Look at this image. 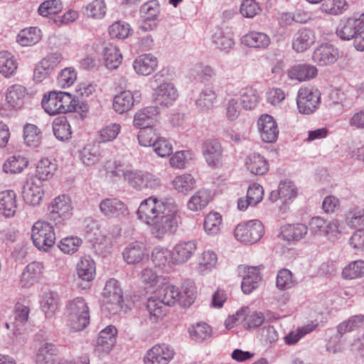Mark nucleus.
I'll list each match as a JSON object with an SVG mask.
<instances>
[{
	"mask_svg": "<svg viewBox=\"0 0 364 364\" xmlns=\"http://www.w3.org/2000/svg\"><path fill=\"white\" fill-rule=\"evenodd\" d=\"M316 41L314 32L311 29L303 28L299 30L292 39V48L296 53H303L307 50Z\"/></svg>",
	"mask_w": 364,
	"mask_h": 364,
	"instance_id": "obj_17",
	"label": "nucleus"
},
{
	"mask_svg": "<svg viewBox=\"0 0 364 364\" xmlns=\"http://www.w3.org/2000/svg\"><path fill=\"white\" fill-rule=\"evenodd\" d=\"M68 325L73 331H80L90 323V310L82 297H76L66 305Z\"/></svg>",
	"mask_w": 364,
	"mask_h": 364,
	"instance_id": "obj_1",
	"label": "nucleus"
},
{
	"mask_svg": "<svg viewBox=\"0 0 364 364\" xmlns=\"http://www.w3.org/2000/svg\"><path fill=\"white\" fill-rule=\"evenodd\" d=\"M22 196L24 201L30 205H38L44 196L42 182L38 178H31L23 186Z\"/></svg>",
	"mask_w": 364,
	"mask_h": 364,
	"instance_id": "obj_11",
	"label": "nucleus"
},
{
	"mask_svg": "<svg viewBox=\"0 0 364 364\" xmlns=\"http://www.w3.org/2000/svg\"><path fill=\"white\" fill-rule=\"evenodd\" d=\"M71 199L67 195L63 194L55 197L48 207V219L56 226L65 225L73 215Z\"/></svg>",
	"mask_w": 364,
	"mask_h": 364,
	"instance_id": "obj_3",
	"label": "nucleus"
},
{
	"mask_svg": "<svg viewBox=\"0 0 364 364\" xmlns=\"http://www.w3.org/2000/svg\"><path fill=\"white\" fill-rule=\"evenodd\" d=\"M210 200V193L206 189H200L195 193L187 203L188 208L191 211L203 210Z\"/></svg>",
	"mask_w": 364,
	"mask_h": 364,
	"instance_id": "obj_37",
	"label": "nucleus"
},
{
	"mask_svg": "<svg viewBox=\"0 0 364 364\" xmlns=\"http://www.w3.org/2000/svg\"><path fill=\"white\" fill-rule=\"evenodd\" d=\"M318 75L317 68L309 64H298L291 66L287 71V75L291 80L299 82L310 80Z\"/></svg>",
	"mask_w": 364,
	"mask_h": 364,
	"instance_id": "obj_18",
	"label": "nucleus"
},
{
	"mask_svg": "<svg viewBox=\"0 0 364 364\" xmlns=\"http://www.w3.org/2000/svg\"><path fill=\"white\" fill-rule=\"evenodd\" d=\"M346 7V0H323L320 9L323 13L336 16L343 14Z\"/></svg>",
	"mask_w": 364,
	"mask_h": 364,
	"instance_id": "obj_52",
	"label": "nucleus"
},
{
	"mask_svg": "<svg viewBox=\"0 0 364 364\" xmlns=\"http://www.w3.org/2000/svg\"><path fill=\"white\" fill-rule=\"evenodd\" d=\"M23 138L27 146L38 147L41 143V132L36 125L27 124L24 126Z\"/></svg>",
	"mask_w": 364,
	"mask_h": 364,
	"instance_id": "obj_48",
	"label": "nucleus"
},
{
	"mask_svg": "<svg viewBox=\"0 0 364 364\" xmlns=\"http://www.w3.org/2000/svg\"><path fill=\"white\" fill-rule=\"evenodd\" d=\"M31 239L38 250L46 251L55 244L56 238L53 226L48 222L38 220L32 227Z\"/></svg>",
	"mask_w": 364,
	"mask_h": 364,
	"instance_id": "obj_4",
	"label": "nucleus"
},
{
	"mask_svg": "<svg viewBox=\"0 0 364 364\" xmlns=\"http://www.w3.org/2000/svg\"><path fill=\"white\" fill-rule=\"evenodd\" d=\"M134 102L133 93L129 90H124L114 96L112 107L116 112L123 114L133 107Z\"/></svg>",
	"mask_w": 364,
	"mask_h": 364,
	"instance_id": "obj_29",
	"label": "nucleus"
},
{
	"mask_svg": "<svg viewBox=\"0 0 364 364\" xmlns=\"http://www.w3.org/2000/svg\"><path fill=\"white\" fill-rule=\"evenodd\" d=\"M157 65V58L150 53L139 55L133 63L135 72L141 75L151 74L156 69Z\"/></svg>",
	"mask_w": 364,
	"mask_h": 364,
	"instance_id": "obj_20",
	"label": "nucleus"
},
{
	"mask_svg": "<svg viewBox=\"0 0 364 364\" xmlns=\"http://www.w3.org/2000/svg\"><path fill=\"white\" fill-rule=\"evenodd\" d=\"M173 350L166 344L154 346L144 358V364H168L173 358Z\"/></svg>",
	"mask_w": 364,
	"mask_h": 364,
	"instance_id": "obj_8",
	"label": "nucleus"
},
{
	"mask_svg": "<svg viewBox=\"0 0 364 364\" xmlns=\"http://www.w3.org/2000/svg\"><path fill=\"white\" fill-rule=\"evenodd\" d=\"M58 295L56 292L48 291L44 293L41 306L47 318L52 317L58 309Z\"/></svg>",
	"mask_w": 364,
	"mask_h": 364,
	"instance_id": "obj_44",
	"label": "nucleus"
},
{
	"mask_svg": "<svg viewBox=\"0 0 364 364\" xmlns=\"http://www.w3.org/2000/svg\"><path fill=\"white\" fill-rule=\"evenodd\" d=\"M222 226V216L220 213L214 212L207 215L203 223L205 232L209 235H215L219 233Z\"/></svg>",
	"mask_w": 364,
	"mask_h": 364,
	"instance_id": "obj_49",
	"label": "nucleus"
},
{
	"mask_svg": "<svg viewBox=\"0 0 364 364\" xmlns=\"http://www.w3.org/2000/svg\"><path fill=\"white\" fill-rule=\"evenodd\" d=\"M41 38V31L38 27H30L21 30L16 36V41L22 46H31Z\"/></svg>",
	"mask_w": 364,
	"mask_h": 364,
	"instance_id": "obj_31",
	"label": "nucleus"
},
{
	"mask_svg": "<svg viewBox=\"0 0 364 364\" xmlns=\"http://www.w3.org/2000/svg\"><path fill=\"white\" fill-rule=\"evenodd\" d=\"M53 131L55 136L60 141L70 139L72 134L70 124L65 117L55 119L53 124Z\"/></svg>",
	"mask_w": 364,
	"mask_h": 364,
	"instance_id": "obj_47",
	"label": "nucleus"
},
{
	"mask_svg": "<svg viewBox=\"0 0 364 364\" xmlns=\"http://www.w3.org/2000/svg\"><path fill=\"white\" fill-rule=\"evenodd\" d=\"M211 328L206 323H198L189 328V333L192 339L202 341L211 335Z\"/></svg>",
	"mask_w": 364,
	"mask_h": 364,
	"instance_id": "obj_55",
	"label": "nucleus"
},
{
	"mask_svg": "<svg viewBox=\"0 0 364 364\" xmlns=\"http://www.w3.org/2000/svg\"><path fill=\"white\" fill-rule=\"evenodd\" d=\"M296 284L292 278L291 272L287 269H283L278 272L276 285L279 289H287L293 287Z\"/></svg>",
	"mask_w": 364,
	"mask_h": 364,
	"instance_id": "obj_62",
	"label": "nucleus"
},
{
	"mask_svg": "<svg viewBox=\"0 0 364 364\" xmlns=\"http://www.w3.org/2000/svg\"><path fill=\"white\" fill-rule=\"evenodd\" d=\"M203 155L210 167L215 168L222 164L223 149L216 139H208L202 145Z\"/></svg>",
	"mask_w": 364,
	"mask_h": 364,
	"instance_id": "obj_10",
	"label": "nucleus"
},
{
	"mask_svg": "<svg viewBox=\"0 0 364 364\" xmlns=\"http://www.w3.org/2000/svg\"><path fill=\"white\" fill-rule=\"evenodd\" d=\"M217 256L212 251H205L198 259L199 271L205 274L213 268L217 263Z\"/></svg>",
	"mask_w": 364,
	"mask_h": 364,
	"instance_id": "obj_57",
	"label": "nucleus"
},
{
	"mask_svg": "<svg viewBox=\"0 0 364 364\" xmlns=\"http://www.w3.org/2000/svg\"><path fill=\"white\" fill-rule=\"evenodd\" d=\"M60 105L59 92L56 91L50 92L42 100V107L50 115L60 114Z\"/></svg>",
	"mask_w": 364,
	"mask_h": 364,
	"instance_id": "obj_50",
	"label": "nucleus"
},
{
	"mask_svg": "<svg viewBox=\"0 0 364 364\" xmlns=\"http://www.w3.org/2000/svg\"><path fill=\"white\" fill-rule=\"evenodd\" d=\"M159 113L157 107H146L139 110L134 117L133 125L139 129L152 127L153 117Z\"/></svg>",
	"mask_w": 364,
	"mask_h": 364,
	"instance_id": "obj_26",
	"label": "nucleus"
},
{
	"mask_svg": "<svg viewBox=\"0 0 364 364\" xmlns=\"http://www.w3.org/2000/svg\"><path fill=\"white\" fill-rule=\"evenodd\" d=\"M18 205L17 195L13 190H5L0 192V214L6 218L16 215Z\"/></svg>",
	"mask_w": 364,
	"mask_h": 364,
	"instance_id": "obj_15",
	"label": "nucleus"
},
{
	"mask_svg": "<svg viewBox=\"0 0 364 364\" xmlns=\"http://www.w3.org/2000/svg\"><path fill=\"white\" fill-rule=\"evenodd\" d=\"M103 294L107 304L120 306L123 301L122 289L114 279H110L107 282Z\"/></svg>",
	"mask_w": 364,
	"mask_h": 364,
	"instance_id": "obj_25",
	"label": "nucleus"
},
{
	"mask_svg": "<svg viewBox=\"0 0 364 364\" xmlns=\"http://www.w3.org/2000/svg\"><path fill=\"white\" fill-rule=\"evenodd\" d=\"M122 255L124 261L129 264L139 263L145 255L144 247L139 242H133L125 247Z\"/></svg>",
	"mask_w": 364,
	"mask_h": 364,
	"instance_id": "obj_33",
	"label": "nucleus"
},
{
	"mask_svg": "<svg viewBox=\"0 0 364 364\" xmlns=\"http://www.w3.org/2000/svg\"><path fill=\"white\" fill-rule=\"evenodd\" d=\"M264 234V226L259 220H250L239 224L235 229V236L237 240L245 243H255L260 240Z\"/></svg>",
	"mask_w": 364,
	"mask_h": 364,
	"instance_id": "obj_6",
	"label": "nucleus"
},
{
	"mask_svg": "<svg viewBox=\"0 0 364 364\" xmlns=\"http://www.w3.org/2000/svg\"><path fill=\"white\" fill-rule=\"evenodd\" d=\"M99 208L101 213L108 218H120L128 214L126 204L117 198H108L102 200Z\"/></svg>",
	"mask_w": 364,
	"mask_h": 364,
	"instance_id": "obj_14",
	"label": "nucleus"
},
{
	"mask_svg": "<svg viewBox=\"0 0 364 364\" xmlns=\"http://www.w3.org/2000/svg\"><path fill=\"white\" fill-rule=\"evenodd\" d=\"M80 159L86 166H92L100 159V149L95 144H88L80 151Z\"/></svg>",
	"mask_w": 364,
	"mask_h": 364,
	"instance_id": "obj_51",
	"label": "nucleus"
},
{
	"mask_svg": "<svg viewBox=\"0 0 364 364\" xmlns=\"http://www.w3.org/2000/svg\"><path fill=\"white\" fill-rule=\"evenodd\" d=\"M82 242V240L77 237H67L60 240L58 247L64 253L73 254L77 251Z\"/></svg>",
	"mask_w": 364,
	"mask_h": 364,
	"instance_id": "obj_59",
	"label": "nucleus"
},
{
	"mask_svg": "<svg viewBox=\"0 0 364 364\" xmlns=\"http://www.w3.org/2000/svg\"><path fill=\"white\" fill-rule=\"evenodd\" d=\"M196 250V244L194 241L178 243L171 251L172 255V264H184L192 257Z\"/></svg>",
	"mask_w": 364,
	"mask_h": 364,
	"instance_id": "obj_16",
	"label": "nucleus"
},
{
	"mask_svg": "<svg viewBox=\"0 0 364 364\" xmlns=\"http://www.w3.org/2000/svg\"><path fill=\"white\" fill-rule=\"evenodd\" d=\"M241 42L250 48L265 49L269 46L271 39L265 33L250 31L242 37Z\"/></svg>",
	"mask_w": 364,
	"mask_h": 364,
	"instance_id": "obj_23",
	"label": "nucleus"
},
{
	"mask_svg": "<svg viewBox=\"0 0 364 364\" xmlns=\"http://www.w3.org/2000/svg\"><path fill=\"white\" fill-rule=\"evenodd\" d=\"M77 272L80 278L85 281H91L95 275V264L90 256L81 257L77 264Z\"/></svg>",
	"mask_w": 364,
	"mask_h": 364,
	"instance_id": "obj_34",
	"label": "nucleus"
},
{
	"mask_svg": "<svg viewBox=\"0 0 364 364\" xmlns=\"http://www.w3.org/2000/svg\"><path fill=\"white\" fill-rule=\"evenodd\" d=\"M338 56V50L333 45L326 43L321 45L314 50L312 59L317 65L326 66L336 63Z\"/></svg>",
	"mask_w": 364,
	"mask_h": 364,
	"instance_id": "obj_13",
	"label": "nucleus"
},
{
	"mask_svg": "<svg viewBox=\"0 0 364 364\" xmlns=\"http://www.w3.org/2000/svg\"><path fill=\"white\" fill-rule=\"evenodd\" d=\"M155 153L160 157L168 156L173 151L172 144L165 138L159 137L153 143Z\"/></svg>",
	"mask_w": 364,
	"mask_h": 364,
	"instance_id": "obj_64",
	"label": "nucleus"
},
{
	"mask_svg": "<svg viewBox=\"0 0 364 364\" xmlns=\"http://www.w3.org/2000/svg\"><path fill=\"white\" fill-rule=\"evenodd\" d=\"M212 39L216 48L221 50H229L234 45L232 38L225 35L222 31H217L213 35Z\"/></svg>",
	"mask_w": 364,
	"mask_h": 364,
	"instance_id": "obj_61",
	"label": "nucleus"
},
{
	"mask_svg": "<svg viewBox=\"0 0 364 364\" xmlns=\"http://www.w3.org/2000/svg\"><path fill=\"white\" fill-rule=\"evenodd\" d=\"M238 272L242 277L241 288L245 294H249L259 287L262 275L257 267L240 266Z\"/></svg>",
	"mask_w": 364,
	"mask_h": 364,
	"instance_id": "obj_9",
	"label": "nucleus"
},
{
	"mask_svg": "<svg viewBox=\"0 0 364 364\" xmlns=\"http://www.w3.org/2000/svg\"><path fill=\"white\" fill-rule=\"evenodd\" d=\"M158 297L166 306L173 305L178 299L181 292L178 288L171 284L163 286L158 291Z\"/></svg>",
	"mask_w": 364,
	"mask_h": 364,
	"instance_id": "obj_46",
	"label": "nucleus"
},
{
	"mask_svg": "<svg viewBox=\"0 0 364 364\" xmlns=\"http://www.w3.org/2000/svg\"><path fill=\"white\" fill-rule=\"evenodd\" d=\"M308 230V227L303 223L286 225L281 228L279 236L287 242H298L304 238Z\"/></svg>",
	"mask_w": 364,
	"mask_h": 364,
	"instance_id": "obj_21",
	"label": "nucleus"
},
{
	"mask_svg": "<svg viewBox=\"0 0 364 364\" xmlns=\"http://www.w3.org/2000/svg\"><path fill=\"white\" fill-rule=\"evenodd\" d=\"M56 353L57 349L53 344L45 343L38 348L35 362L36 364H54Z\"/></svg>",
	"mask_w": 364,
	"mask_h": 364,
	"instance_id": "obj_36",
	"label": "nucleus"
},
{
	"mask_svg": "<svg viewBox=\"0 0 364 364\" xmlns=\"http://www.w3.org/2000/svg\"><path fill=\"white\" fill-rule=\"evenodd\" d=\"M173 188L178 193L187 194L196 187V180L191 174L176 176L172 181Z\"/></svg>",
	"mask_w": 364,
	"mask_h": 364,
	"instance_id": "obj_41",
	"label": "nucleus"
},
{
	"mask_svg": "<svg viewBox=\"0 0 364 364\" xmlns=\"http://www.w3.org/2000/svg\"><path fill=\"white\" fill-rule=\"evenodd\" d=\"M178 211V208L176 204L151 224V232L154 237L161 240L176 232L179 220Z\"/></svg>",
	"mask_w": 364,
	"mask_h": 364,
	"instance_id": "obj_2",
	"label": "nucleus"
},
{
	"mask_svg": "<svg viewBox=\"0 0 364 364\" xmlns=\"http://www.w3.org/2000/svg\"><path fill=\"white\" fill-rule=\"evenodd\" d=\"M151 259L154 264L163 267L168 264H172L171 252L162 247H155L151 254Z\"/></svg>",
	"mask_w": 364,
	"mask_h": 364,
	"instance_id": "obj_53",
	"label": "nucleus"
},
{
	"mask_svg": "<svg viewBox=\"0 0 364 364\" xmlns=\"http://www.w3.org/2000/svg\"><path fill=\"white\" fill-rule=\"evenodd\" d=\"M17 69V63L14 55L8 51L0 52V73L5 77H10Z\"/></svg>",
	"mask_w": 364,
	"mask_h": 364,
	"instance_id": "obj_45",
	"label": "nucleus"
},
{
	"mask_svg": "<svg viewBox=\"0 0 364 364\" xmlns=\"http://www.w3.org/2000/svg\"><path fill=\"white\" fill-rule=\"evenodd\" d=\"M343 277L346 279H356L364 276V261L357 260L350 262L344 267L342 272Z\"/></svg>",
	"mask_w": 364,
	"mask_h": 364,
	"instance_id": "obj_54",
	"label": "nucleus"
},
{
	"mask_svg": "<svg viewBox=\"0 0 364 364\" xmlns=\"http://www.w3.org/2000/svg\"><path fill=\"white\" fill-rule=\"evenodd\" d=\"M166 306L158 296H152L148 299L146 309L151 323H157L163 318L166 314Z\"/></svg>",
	"mask_w": 364,
	"mask_h": 364,
	"instance_id": "obj_32",
	"label": "nucleus"
},
{
	"mask_svg": "<svg viewBox=\"0 0 364 364\" xmlns=\"http://www.w3.org/2000/svg\"><path fill=\"white\" fill-rule=\"evenodd\" d=\"M140 13L145 23L152 22L149 24L150 29L156 26V21L160 13L159 4L156 0H151L144 4L141 7Z\"/></svg>",
	"mask_w": 364,
	"mask_h": 364,
	"instance_id": "obj_30",
	"label": "nucleus"
},
{
	"mask_svg": "<svg viewBox=\"0 0 364 364\" xmlns=\"http://www.w3.org/2000/svg\"><path fill=\"white\" fill-rule=\"evenodd\" d=\"M363 316L360 315L352 316L338 326V334L341 336L346 333L350 332L356 328H358L363 323Z\"/></svg>",
	"mask_w": 364,
	"mask_h": 364,
	"instance_id": "obj_58",
	"label": "nucleus"
},
{
	"mask_svg": "<svg viewBox=\"0 0 364 364\" xmlns=\"http://www.w3.org/2000/svg\"><path fill=\"white\" fill-rule=\"evenodd\" d=\"M247 169L253 174L262 175L268 171V164L263 156L257 154L249 155L245 162Z\"/></svg>",
	"mask_w": 364,
	"mask_h": 364,
	"instance_id": "obj_35",
	"label": "nucleus"
},
{
	"mask_svg": "<svg viewBox=\"0 0 364 364\" xmlns=\"http://www.w3.org/2000/svg\"><path fill=\"white\" fill-rule=\"evenodd\" d=\"M26 88L20 85H14L7 89L6 100L9 106L12 109H19L24 104L26 96Z\"/></svg>",
	"mask_w": 364,
	"mask_h": 364,
	"instance_id": "obj_27",
	"label": "nucleus"
},
{
	"mask_svg": "<svg viewBox=\"0 0 364 364\" xmlns=\"http://www.w3.org/2000/svg\"><path fill=\"white\" fill-rule=\"evenodd\" d=\"M278 189L280 194V199L282 200L284 203L294 198L297 195L296 188L291 181H281L278 186Z\"/></svg>",
	"mask_w": 364,
	"mask_h": 364,
	"instance_id": "obj_60",
	"label": "nucleus"
},
{
	"mask_svg": "<svg viewBox=\"0 0 364 364\" xmlns=\"http://www.w3.org/2000/svg\"><path fill=\"white\" fill-rule=\"evenodd\" d=\"M121 130V126L117 123L109 124L99 131V142L105 143L117 138Z\"/></svg>",
	"mask_w": 364,
	"mask_h": 364,
	"instance_id": "obj_56",
	"label": "nucleus"
},
{
	"mask_svg": "<svg viewBox=\"0 0 364 364\" xmlns=\"http://www.w3.org/2000/svg\"><path fill=\"white\" fill-rule=\"evenodd\" d=\"M129 32V25L125 22H114L109 28V33L110 36L114 38H126L128 37Z\"/></svg>",
	"mask_w": 364,
	"mask_h": 364,
	"instance_id": "obj_63",
	"label": "nucleus"
},
{
	"mask_svg": "<svg viewBox=\"0 0 364 364\" xmlns=\"http://www.w3.org/2000/svg\"><path fill=\"white\" fill-rule=\"evenodd\" d=\"M217 95L212 88H205L199 94L196 100V105L200 111L206 112L213 107Z\"/></svg>",
	"mask_w": 364,
	"mask_h": 364,
	"instance_id": "obj_40",
	"label": "nucleus"
},
{
	"mask_svg": "<svg viewBox=\"0 0 364 364\" xmlns=\"http://www.w3.org/2000/svg\"><path fill=\"white\" fill-rule=\"evenodd\" d=\"M153 196L142 200L137 210L138 218L147 225H151L156 218V215H153Z\"/></svg>",
	"mask_w": 364,
	"mask_h": 364,
	"instance_id": "obj_39",
	"label": "nucleus"
},
{
	"mask_svg": "<svg viewBox=\"0 0 364 364\" xmlns=\"http://www.w3.org/2000/svg\"><path fill=\"white\" fill-rule=\"evenodd\" d=\"M102 55L105 65L108 69H116L122 63V55L117 46L112 43L105 45Z\"/></svg>",
	"mask_w": 364,
	"mask_h": 364,
	"instance_id": "obj_28",
	"label": "nucleus"
},
{
	"mask_svg": "<svg viewBox=\"0 0 364 364\" xmlns=\"http://www.w3.org/2000/svg\"><path fill=\"white\" fill-rule=\"evenodd\" d=\"M320 103V93L316 90L309 87H301L299 89L296 104L300 113L310 114L314 112Z\"/></svg>",
	"mask_w": 364,
	"mask_h": 364,
	"instance_id": "obj_7",
	"label": "nucleus"
},
{
	"mask_svg": "<svg viewBox=\"0 0 364 364\" xmlns=\"http://www.w3.org/2000/svg\"><path fill=\"white\" fill-rule=\"evenodd\" d=\"M359 23L355 17L342 19L336 28V33L341 40L350 41L361 29Z\"/></svg>",
	"mask_w": 364,
	"mask_h": 364,
	"instance_id": "obj_22",
	"label": "nucleus"
},
{
	"mask_svg": "<svg viewBox=\"0 0 364 364\" xmlns=\"http://www.w3.org/2000/svg\"><path fill=\"white\" fill-rule=\"evenodd\" d=\"M43 269V264L38 262H33L28 264L23 270L21 283L23 287H28L38 281L42 275Z\"/></svg>",
	"mask_w": 364,
	"mask_h": 364,
	"instance_id": "obj_24",
	"label": "nucleus"
},
{
	"mask_svg": "<svg viewBox=\"0 0 364 364\" xmlns=\"http://www.w3.org/2000/svg\"><path fill=\"white\" fill-rule=\"evenodd\" d=\"M240 101L246 110L254 109L259 104V96L256 89L247 87L242 90Z\"/></svg>",
	"mask_w": 364,
	"mask_h": 364,
	"instance_id": "obj_42",
	"label": "nucleus"
},
{
	"mask_svg": "<svg viewBox=\"0 0 364 364\" xmlns=\"http://www.w3.org/2000/svg\"><path fill=\"white\" fill-rule=\"evenodd\" d=\"M178 91L175 85L171 82H163L153 92L154 107L160 109L172 106L178 97Z\"/></svg>",
	"mask_w": 364,
	"mask_h": 364,
	"instance_id": "obj_5",
	"label": "nucleus"
},
{
	"mask_svg": "<svg viewBox=\"0 0 364 364\" xmlns=\"http://www.w3.org/2000/svg\"><path fill=\"white\" fill-rule=\"evenodd\" d=\"M117 330L115 326L109 325L102 330L96 341V350L108 353L111 350L116 342Z\"/></svg>",
	"mask_w": 364,
	"mask_h": 364,
	"instance_id": "obj_19",
	"label": "nucleus"
},
{
	"mask_svg": "<svg viewBox=\"0 0 364 364\" xmlns=\"http://www.w3.org/2000/svg\"><path fill=\"white\" fill-rule=\"evenodd\" d=\"M28 164V161L20 155L9 157L4 164L3 170L5 173L14 174L21 173Z\"/></svg>",
	"mask_w": 364,
	"mask_h": 364,
	"instance_id": "obj_43",
	"label": "nucleus"
},
{
	"mask_svg": "<svg viewBox=\"0 0 364 364\" xmlns=\"http://www.w3.org/2000/svg\"><path fill=\"white\" fill-rule=\"evenodd\" d=\"M260 137L264 142L273 143L279 135L277 124L274 118L267 114H262L257 121Z\"/></svg>",
	"mask_w": 364,
	"mask_h": 364,
	"instance_id": "obj_12",
	"label": "nucleus"
},
{
	"mask_svg": "<svg viewBox=\"0 0 364 364\" xmlns=\"http://www.w3.org/2000/svg\"><path fill=\"white\" fill-rule=\"evenodd\" d=\"M57 168L55 163L46 158L41 159L36 166V176L33 178H38L41 182L53 177Z\"/></svg>",
	"mask_w": 364,
	"mask_h": 364,
	"instance_id": "obj_38",
	"label": "nucleus"
}]
</instances>
